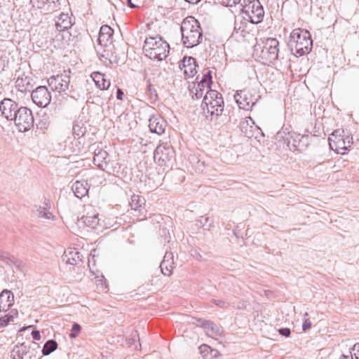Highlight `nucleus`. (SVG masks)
<instances>
[{
    "mask_svg": "<svg viewBox=\"0 0 359 359\" xmlns=\"http://www.w3.org/2000/svg\"><path fill=\"white\" fill-rule=\"evenodd\" d=\"M180 31L183 45L187 48H193L202 41L203 33L200 23L193 16H188L183 20Z\"/></svg>",
    "mask_w": 359,
    "mask_h": 359,
    "instance_id": "f257e3e1",
    "label": "nucleus"
},
{
    "mask_svg": "<svg viewBox=\"0 0 359 359\" xmlns=\"http://www.w3.org/2000/svg\"><path fill=\"white\" fill-rule=\"evenodd\" d=\"M279 42L275 38L261 39L254 46V54L263 63H274L279 57Z\"/></svg>",
    "mask_w": 359,
    "mask_h": 359,
    "instance_id": "f03ea898",
    "label": "nucleus"
},
{
    "mask_svg": "<svg viewBox=\"0 0 359 359\" xmlns=\"http://www.w3.org/2000/svg\"><path fill=\"white\" fill-rule=\"evenodd\" d=\"M114 30L108 25H102L100 27L99 35L97 38V44L101 48H104L103 50L101 51L100 49H97V53L101 61L106 63L107 61L109 64L118 63L116 55H114L113 52L109 50V47L112 43V36Z\"/></svg>",
    "mask_w": 359,
    "mask_h": 359,
    "instance_id": "7ed1b4c3",
    "label": "nucleus"
},
{
    "mask_svg": "<svg viewBox=\"0 0 359 359\" xmlns=\"http://www.w3.org/2000/svg\"><path fill=\"white\" fill-rule=\"evenodd\" d=\"M143 50L151 60L161 61L169 53V44L159 36H149L145 39Z\"/></svg>",
    "mask_w": 359,
    "mask_h": 359,
    "instance_id": "20e7f679",
    "label": "nucleus"
},
{
    "mask_svg": "<svg viewBox=\"0 0 359 359\" xmlns=\"http://www.w3.org/2000/svg\"><path fill=\"white\" fill-rule=\"evenodd\" d=\"M288 45L292 52L302 56L311 51L313 41L307 30L295 29L290 34Z\"/></svg>",
    "mask_w": 359,
    "mask_h": 359,
    "instance_id": "39448f33",
    "label": "nucleus"
},
{
    "mask_svg": "<svg viewBox=\"0 0 359 359\" xmlns=\"http://www.w3.org/2000/svg\"><path fill=\"white\" fill-rule=\"evenodd\" d=\"M201 107L207 117L217 118L224 110V100L222 95L216 90H208L205 95Z\"/></svg>",
    "mask_w": 359,
    "mask_h": 359,
    "instance_id": "423d86ee",
    "label": "nucleus"
},
{
    "mask_svg": "<svg viewBox=\"0 0 359 359\" xmlns=\"http://www.w3.org/2000/svg\"><path fill=\"white\" fill-rule=\"evenodd\" d=\"M244 18L252 24H258L263 20L264 11L259 0H243L241 3Z\"/></svg>",
    "mask_w": 359,
    "mask_h": 359,
    "instance_id": "0eeeda50",
    "label": "nucleus"
},
{
    "mask_svg": "<svg viewBox=\"0 0 359 359\" xmlns=\"http://www.w3.org/2000/svg\"><path fill=\"white\" fill-rule=\"evenodd\" d=\"M260 95L255 89L245 88L238 91L234 99L239 108L244 110L251 109L259 100Z\"/></svg>",
    "mask_w": 359,
    "mask_h": 359,
    "instance_id": "6e6552de",
    "label": "nucleus"
},
{
    "mask_svg": "<svg viewBox=\"0 0 359 359\" xmlns=\"http://www.w3.org/2000/svg\"><path fill=\"white\" fill-rule=\"evenodd\" d=\"M20 132L29 130L34 126V116L32 111L25 107H20L13 120Z\"/></svg>",
    "mask_w": 359,
    "mask_h": 359,
    "instance_id": "1a4fd4ad",
    "label": "nucleus"
},
{
    "mask_svg": "<svg viewBox=\"0 0 359 359\" xmlns=\"http://www.w3.org/2000/svg\"><path fill=\"white\" fill-rule=\"evenodd\" d=\"M70 70L64 71L60 74L52 76L48 79V84L53 91L65 93L70 83Z\"/></svg>",
    "mask_w": 359,
    "mask_h": 359,
    "instance_id": "9d476101",
    "label": "nucleus"
},
{
    "mask_svg": "<svg viewBox=\"0 0 359 359\" xmlns=\"http://www.w3.org/2000/svg\"><path fill=\"white\" fill-rule=\"evenodd\" d=\"M175 151L167 144L158 145L154 153V161L161 166H165L174 158Z\"/></svg>",
    "mask_w": 359,
    "mask_h": 359,
    "instance_id": "9b49d317",
    "label": "nucleus"
},
{
    "mask_svg": "<svg viewBox=\"0 0 359 359\" xmlns=\"http://www.w3.org/2000/svg\"><path fill=\"white\" fill-rule=\"evenodd\" d=\"M32 100L35 104L40 107H47L51 101V95L47 87L38 86L32 92Z\"/></svg>",
    "mask_w": 359,
    "mask_h": 359,
    "instance_id": "f8f14e48",
    "label": "nucleus"
},
{
    "mask_svg": "<svg viewBox=\"0 0 359 359\" xmlns=\"http://www.w3.org/2000/svg\"><path fill=\"white\" fill-rule=\"evenodd\" d=\"M20 108L17 102L9 98L4 99L0 103V111L8 121L13 120Z\"/></svg>",
    "mask_w": 359,
    "mask_h": 359,
    "instance_id": "ddd939ff",
    "label": "nucleus"
},
{
    "mask_svg": "<svg viewBox=\"0 0 359 359\" xmlns=\"http://www.w3.org/2000/svg\"><path fill=\"white\" fill-rule=\"evenodd\" d=\"M107 157L108 153L106 151L101 148H97L94 151L93 163L102 170L111 173L112 170L107 161Z\"/></svg>",
    "mask_w": 359,
    "mask_h": 359,
    "instance_id": "4468645a",
    "label": "nucleus"
},
{
    "mask_svg": "<svg viewBox=\"0 0 359 359\" xmlns=\"http://www.w3.org/2000/svg\"><path fill=\"white\" fill-rule=\"evenodd\" d=\"M196 59L193 57H184L180 65V68L183 69L184 74L187 78L192 77L196 74Z\"/></svg>",
    "mask_w": 359,
    "mask_h": 359,
    "instance_id": "2eb2a0df",
    "label": "nucleus"
},
{
    "mask_svg": "<svg viewBox=\"0 0 359 359\" xmlns=\"http://www.w3.org/2000/svg\"><path fill=\"white\" fill-rule=\"evenodd\" d=\"M149 122V128L151 133L161 135L165 132L167 123L160 116H151Z\"/></svg>",
    "mask_w": 359,
    "mask_h": 359,
    "instance_id": "dca6fc26",
    "label": "nucleus"
},
{
    "mask_svg": "<svg viewBox=\"0 0 359 359\" xmlns=\"http://www.w3.org/2000/svg\"><path fill=\"white\" fill-rule=\"evenodd\" d=\"M330 146L332 149H334L333 147H335V150L337 153H340L339 149L348 150L351 147L352 144V137L348 135L344 137V135L341 137H339L337 140H332V137H329Z\"/></svg>",
    "mask_w": 359,
    "mask_h": 359,
    "instance_id": "f3484780",
    "label": "nucleus"
},
{
    "mask_svg": "<svg viewBox=\"0 0 359 359\" xmlns=\"http://www.w3.org/2000/svg\"><path fill=\"white\" fill-rule=\"evenodd\" d=\"M173 255L171 252H166L163 261L161 262L160 268L164 276H170L173 269Z\"/></svg>",
    "mask_w": 359,
    "mask_h": 359,
    "instance_id": "a211bd4d",
    "label": "nucleus"
},
{
    "mask_svg": "<svg viewBox=\"0 0 359 359\" xmlns=\"http://www.w3.org/2000/svg\"><path fill=\"white\" fill-rule=\"evenodd\" d=\"M89 188L90 187L88 182L85 180H77L72 187V189L75 196L79 198H82L86 196L88 193Z\"/></svg>",
    "mask_w": 359,
    "mask_h": 359,
    "instance_id": "6ab92c4d",
    "label": "nucleus"
},
{
    "mask_svg": "<svg viewBox=\"0 0 359 359\" xmlns=\"http://www.w3.org/2000/svg\"><path fill=\"white\" fill-rule=\"evenodd\" d=\"M14 296L8 290H4L0 294V311H6L13 304Z\"/></svg>",
    "mask_w": 359,
    "mask_h": 359,
    "instance_id": "aec40b11",
    "label": "nucleus"
},
{
    "mask_svg": "<svg viewBox=\"0 0 359 359\" xmlns=\"http://www.w3.org/2000/svg\"><path fill=\"white\" fill-rule=\"evenodd\" d=\"M32 79L26 76L24 73L18 75L15 81V87L21 93L29 91L32 88Z\"/></svg>",
    "mask_w": 359,
    "mask_h": 359,
    "instance_id": "412c9836",
    "label": "nucleus"
},
{
    "mask_svg": "<svg viewBox=\"0 0 359 359\" xmlns=\"http://www.w3.org/2000/svg\"><path fill=\"white\" fill-rule=\"evenodd\" d=\"M91 78L94 81L96 86L100 90H107L110 86V81L106 79V76L100 72H93Z\"/></svg>",
    "mask_w": 359,
    "mask_h": 359,
    "instance_id": "4be33fe9",
    "label": "nucleus"
},
{
    "mask_svg": "<svg viewBox=\"0 0 359 359\" xmlns=\"http://www.w3.org/2000/svg\"><path fill=\"white\" fill-rule=\"evenodd\" d=\"M248 22V20L245 19L244 18V15L236 17L234 22L233 33L236 34H240V36L243 37L245 36V34L248 33V32L246 31Z\"/></svg>",
    "mask_w": 359,
    "mask_h": 359,
    "instance_id": "5701e85b",
    "label": "nucleus"
},
{
    "mask_svg": "<svg viewBox=\"0 0 359 359\" xmlns=\"http://www.w3.org/2000/svg\"><path fill=\"white\" fill-rule=\"evenodd\" d=\"M0 260L3 261L8 266H15L18 270L22 271L24 269V263L21 260H19L16 257L13 255H11L9 253L4 252L2 253V257L0 258Z\"/></svg>",
    "mask_w": 359,
    "mask_h": 359,
    "instance_id": "b1692460",
    "label": "nucleus"
},
{
    "mask_svg": "<svg viewBox=\"0 0 359 359\" xmlns=\"http://www.w3.org/2000/svg\"><path fill=\"white\" fill-rule=\"evenodd\" d=\"M71 18L68 14L61 13L55 23L56 29L62 32L72 27Z\"/></svg>",
    "mask_w": 359,
    "mask_h": 359,
    "instance_id": "393cba45",
    "label": "nucleus"
},
{
    "mask_svg": "<svg viewBox=\"0 0 359 359\" xmlns=\"http://www.w3.org/2000/svg\"><path fill=\"white\" fill-rule=\"evenodd\" d=\"M144 205L145 200L144 198L135 194L131 196L130 205L132 210L135 212H138L140 215H142L143 210H144Z\"/></svg>",
    "mask_w": 359,
    "mask_h": 359,
    "instance_id": "a878e982",
    "label": "nucleus"
},
{
    "mask_svg": "<svg viewBox=\"0 0 359 359\" xmlns=\"http://www.w3.org/2000/svg\"><path fill=\"white\" fill-rule=\"evenodd\" d=\"M80 253L76 250L69 249L65 252L63 259L67 264L75 265L81 261Z\"/></svg>",
    "mask_w": 359,
    "mask_h": 359,
    "instance_id": "bb28decb",
    "label": "nucleus"
},
{
    "mask_svg": "<svg viewBox=\"0 0 359 359\" xmlns=\"http://www.w3.org/2000/svg\"><path fill=\"white\" fill-rule=\"evenodd\" d=\"M29 348L24 343L15 345L11 351V357L12 359H23L27 353Z\"/></svg>",
    "mask_w": 359,
    "mask_h": 359,
    "instance_id": "cd10ccee",
    "label": "nucleus"
},
{
    "mask_svg": "<svg viewBox=\"0 0 359 359\" xmlns=\"http://www.w3.org/2000/svg\"><path fill=\"white\" fill-rule=\"evenodd\" d=\"M82 219L86 226L92 229H95L100 222L98 214L95 213H88L87 215L82 217Z\"/></svg>",
    "mask_w": 359,
    "mask_h": 359,
    "instance_id": "c85d7f7f",
    "label": "nucleus"
},
{
    "mask_svg": "<svg viewBox=\"0 0 359 359\" xmlns=\"http://www.w3.org/2000/svg\"><path fill=\"white\" fill-rule=\"evenodd\" d=\"M250 120H245V121L241 122V130L242 133L245 135V137L248 138H252L255 137L257 138V136H255L254 132L252 130V126H250V122H252V123H254L253 121L251 118H249Z\"/></svg>",
    "mask_w": 359,
    "mask_h": 359,
    "instance_id": "c756f323",
    "label": "nucleus"
},
{
    "mask_svg": "<svg viewBox=\"0 0 359 359\" xmlns=\"http://www.w3.org/2000/svg\"><path fill=\"white\" fill-rule=\"evenodd\" d=\"M57 348V343L53 339H50L45 343L41 351L43 355H48L56 350Z\"/></svg>",
    "mask_w": 359,
    "mask_h": 359,
    "instance_id": "7c9ffc66",
    "label": "nucleus"
},
{
    "mask_svg": "<svg viewBox=\"0 0 359 359\" xmlns=\"http://www.w3.org/2000/svg\"><path fill=\"white\" fill-rule=\"evenodd\" d=\"M201 326L208 331L211 330V332L215 334H220L221 332L220 327L209 320L203 321Z\"/></svg>",
    "mask_w": 359,
    "mask_h": 359,
    "instance_id": "2f4dec72",
    "label": "nucleus"
},
{
    "mask_svg": "<svg viewBox=\"0 0 359 359\" xmlns=\"http://www.w3.org/2000/svg\"><path fill=\"white\" fill-rule=\"evenodd\" d=\"M189 93L191 97L196 99L201 98L203 94V89L199 86H196V83H193L191 87L189 86Z\"/></svg>",
    "mask_w": 359,
    "mask_h": 359,
    "instance_id": "473e14b6",
    "label": "nucleus"
},
{
    "mask_svg": "<svg viewBox=\"0 0 359 359\" xmlns=\"http://www.w3.org/2000/svg\"><path fill=\"white\" fill-rule=\"evenodd\" d=\"M39 213V217L50 219L53 217L52 213L46 208L44 207H39L37 210Z\"/></svg>",
    "mask_w": 359,
    "mask_h": 359,
    "instance_id": "72a5a7b5",
    "label": "nucleus"
},
{
    "mask_svg": "<svg viewBox=\"0 0 359 359\" xmlns=\"http://www.w3.org/2000/svg\"><path fill=\"white\" fill-rule=\"evenodd\" d=\"M211 72L208 71L206 74H205L201 80L200 83L205 84L206 88L209 89L210 88V84L212 83V76L210 75Z\"/></svg>",
    "mask_w": 359,
    "mask_h": 359,
    "instance_id": "f704fd0d",
    "label": "nucleus"
},
{
    "mask_svg": "<svg viewBox=\"0 0 359 359\" xmlns=\"http://www.w3.org/2000/svg\"><path fill=\"white\" fill-rule=\"evenodd\" d=\"M13 316L9 314L0 318V328L6 327L11 321H13Z\"/></svg>",
    "mask_w": 359,
    "mask_h": 359,
    "instance_id": "c9c22d12",
    "label": "nucleus"
},
{
    "mask_svg": "<svg viewBox=\"0 0 359 359\" xmlns=\"http://www.w3.org/2000/svg\"><path fill=\"white\" fill-rule=\"evenodd\" d=\"M218 3L222 4L225 6H236L238 3H242L241 0H215Z\"/></svg>",
    "mask_w": 359,
    "mask_h": 359,
    "instance_id": "e433bc0d",
    "label": "nucleus"
},
{
    "mask_svg": "<svg viewBox=\"0 0 359 359\" xmlns=\"http://www.w3.org/2000/svg\"><path fill=\"white\" fill-rule=\"evenodd\" d=\"M80 331H81L80 325H79L78 323H74L72 327L71 333L69 334V337L70 338H76L78 336Z\"/></svg>",
    "mask_w": 359,
    "mask_h": 359,
    "instance_id": "4c0bfd02",
    "label": "nucleus"
},
{
    "mask_svg": "<svg viewBox=\"0 0 359 359\" xmlns=\"http://www.w3.org/2000/svg\"><path fill=\"white\" fill-rule=\"evenodd\" d=\"M350 355L353 356V359H359V343L353 346Z\"/></svg>",
    "mask_w": 359,
    "mask_h": 359,
    "instance_id": "58836bf2",
    "label": "nucleus"
},
{
    "mask_svg": "<svg viewBox=\"0 0 359 359\" xmlns=\"http://www.w3.org/2000/svg\"><path fill=\"white\" fill-rule=\"evenodd\" d=\"M307 316H308V313H305L304 315V323L302 325V328H303L304 331H306V330L310 329L311 327V322L310 321V320L309 318H306Z\"/></svg>",
    "mask_w": 359,
    "mask_h": 359,
    "instance_id": "ea45409f",
    "label": "nucleus"
},
{
    "mask_svg": "<svg viewBox=\"0 0 359 359\" xmlns=\"http://www.w3.org/2000/svg\"><path fill=\"white\" fill-rule=\"evenodd\" d=\"M214 304L219 308H226L229 305L226 302L221 299H213Z\"/></svg>",
    "mask_w": 359,
    "mask_h": 359,
    "instance_id": "a19ab883",
    "label": "nucleus"
},
{
    "mask_svg": "<svg viewBox=\"0 0 359 359\" xmlns=\"http://www.w3.org/2000/svg\"><path fill=\"white\" fill-rule=\"evenodd\" d=\"M278 331L280 334H281L282 336H284L285 337H288L291 334L290 329H289L287 327L280 328V329H278Z\"/></svg>",
    "mask_w": 359,
    "mask_h": 359,
    "instance_id": "79ce46f5",
    "label": "nucleus"
},
{
    "mask_svg": "<svg viewBox=\"0 0 359 359\" xmlns=\"http://www.w3.org/2000/svg\"><path fill=\"white\" fill-rule=\"evenodd\" d=\"M342 133H344V130H336L332 133V136L330 137H332V140H334L333 138H334V140H337L339 137H341L342 136Z\"/></svg>",
    "mask_w": 359,
    "mask_h": 359,
    "instance_id": "37998d69",
    "label": "nucleus"
},
{
    "mask_svg": "<svg viewBox=\"0 0 359 359\" xmlns=\"http://www.w3.org/2000/svg\"><path fill=\"white\" fill-rule=\"evenodd\" d=\"M32 337L34 340H40L41 339V334L39 330H33L32 332Z\"/></svg>",
    "mask_w": 359,
    "mask_h": 359,
    "instance_id": "c03bdc74",
    "label": "nucleus"
},
{
    "mask_svg": "<svg viewBox=\"0 0 359 359\" xmlns=\"http://www.w3.org/2000/svg\"><path fill=\"white\" fill-rule=\"evenodd\" d=\"M209 217H201V218L198 220V222L202 226H205V224L208 222Z\"/></svg>",
    "mask_w": 359,
    "mask_h": 359,
    "instance_id": "a18cd8bd",
    "label": "nucleus"
},
{
    "mask_svg": "<svg viewBox=\"0 0 359 359\" xmlns=\"http://www.w3.org/2000/svg\"><path fill=\"white\" fill-rule=\"evenodd\" d=\"M123 95V91L121 88H118L116 91V98L118 100H122Z\"/></svg>",
    "mask_w": 359,
    "mask_h": 359,
    "instance_id": "49530a36",
    "label": "nucleus"
},
{
    "mask_svg": "<svg viewBox=\"0 0 359 359\" xmlns=\"http://www.w3.org/2000/svg\"><path fill=\"white\" fill-rule=\"evenodd\" d=\"M339 359H353V356L351 355H344L343 354Z\"/></svg>",
    "mask_w": 359,
    "mask_h": 359,
    "instance_id": "de8ad7c7",
    "label": "nucleus"
},
{
    "mask_svg": "<svg viewBox=\"0 0 359 359\" xmlns=\"http://www.w3.org/2000/svg\"><path fill=\"white\" fill-rule=\"evenodd\" d=\"M196 86H199V87H200L201 88H202V89H203V90H204V89L206 88L205 84H203V83H200V82H198V83H196Z\"/></svg>",
    "mask_w": 359,
    "mask_h": 359,
    "instance_id": "09e8293b",
    "label": "nucleus"
},
{
    "mask_svg": "<svg viewBox=\"0 0 359 359\" xmlns=\"http://www.w3.org/2000/svg\"><path fill=\"white\" fill-rule=\"evenodd\" d=\"M185 1L190 4H195L198 3L201 0H185Z\"/></svg>",
    "mask_w": 359,
    "mask_h": 359,
    "instance_id": "8fccbe9b",
    "label": "nucleus"
},
{
    "mask_svg": "<svg viewBox=\"0 0 359 359\" xmlns=\"http://www.w3.org/2000/svg\"><path fill=\"white\" fill-rule=\"evenodd\" d=\"M128 5L130 8H135L136 6L134 5L132 2H131V0H128Z\"/></svg>",
    "mask_w": 359,
    "mask_h": 359,
    "instance_id": "3c124183",
    "label": "nucleus"
},
{
    "mask_svg": "<svg viewBox=\"0 0 359 359\" xmlns=\"http://www.w3.org/2000/svg\"><path fill=\"white\" fill-rule=\"evenodd\" d=\"M43 2L44 1V0H42ZM47 2H52V3H55V1H58L59 0H46Z\"/></svg>",
    "mask_w": 359,
    "mask_h": 359,
    "instance_id": "603ef678",
    "label": "nucleus"
},
{
    "mask_svg": "<svg viewBox=\"0 0 359 359\" xmlns=\"http://www.w3.org/2000/svg\"><path fill=\"white\" fill-rule=\"evenodd\" d=\"M200 348H201V349H203V348H208V346L207 345H205V344H203V346H201Z\"/></svg>",
    "mask_w": 359,
    "mask_h": 359,
    "instance_id": "864d4df0",
    "label": "nucleus"
},
{
    "mask_svg": "<svg viewBox=\"0 0 359 359\" xmlns=\"http://www.w3.org/2000/svg\"><path fill=\"white\" fill-rule=\"evenodd\" d=\"M35 1L36 0H31V3L33 4V6H35Z\"/></svg>",
    "mask_w": 359,
    "mask_h": 359,
    "instance_id": "5fc2aeb1",
    "label": "nucleus"
},
{
    "mask_svg": "<svg viewBox=\"0 0 359 359\" xmlns=\"http://www.w3.org/2000/svg\"><path fill=\"white\" fill-rule=\"evenodd\" d=\"M259 130H260V129H259L258 127H257V128H256V131H257V133H259Z\"/></svg>",
    "mask_w": 359,
    "mask_h": 359,
    "instance_id": "6e6d98bb",
    "label": "nucleus"
},
{
    "mask_svg": "<svg viewBox=\"0 0 359 359\" xmlns=\"http://www.w3.org/2000/svg\"><path fill=\"white\" fill-rule=\"evenodd\" d=\"M3 252H4V251H1V250H0V258H1V257H2V253H3Z\"/></svg>",
    "mask_w": 359,
    "mask_h": 359,
    "instance_id": "4d7b16f0",
    "label": "nucleus"
},
{
    "mask_svg": "<svg viewBox=\"0 0 359 359\" xmlns=\"http://www.w3.org/2000/svg\"><path fill=\"white\" fill-rule=\"evenodd\" d=\"M1 60L0 59V61H1ZM3 70H4V67H2V68L0 69V72H1V71H3Z\"/></svg>",
    "mask_w": 359,
    "mask_h": 359,
    "instance_id": "13d9d810",
    "label": "nucleus"
},
{
    "mask_svg": "<svg viewBox=\"0 0 359 359\" xmlns=\"http://www.w3.org/2000/svg\"><path fill=\"white\" fill-rule=\"evenodd\" d=\"M37 7H38L39 8H41V6L40 5H37Z\"/></svg>",
    "mask_w": 359,
    "mask_h": 359,
    "instance_id": "bf43d9fd",
    "label": "nucleus"
}]
</instances>
